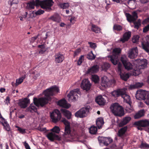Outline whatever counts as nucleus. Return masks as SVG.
<instances>
[{
	"label": "nucleus",
	"mask_w": 149,
	"mask_h": 149,
	"mask_svg": "<svg viewBox=\"0 0 149 149\" xmlns=\"http://www.w3.org/2000/svg\"><path fill=\"white\" fill-rule=\"evenodd\" d=\"M59 91L58 88L56 86H52L49 88L45 90L43 92L46 97H41L38 99L37 98H33V103L37 107L40 105L42 107L48 103L51 99L50 96H53L56 93Z\"/></svg>",
	"instance_id": "nucleus-1"
},
{
	"label": "nucleus",
	"mask_w": 149,
	"mask_h": 149,
	"mask_svg": "<svg viewBox=\"0 0 149 149\" xmlns=\"http://www.w3.org/2000/svg\"><path fill=\"white\" fill-rule=\"evenodd\" d=\"M110 108L112 113L116 116L121 117L125 114L123 107L118 103H115L113 104Z\"/></svg>",
	"instance_id": "nucleus-2"
},
{
	"label": "nucleus",
	"mask_w": 149,
	"mask_h": 149,
	"mask_svg": "<svg viewBox=\"0 0 149 149\" xmlns=\"http://www.w3.org/2000/svg\"><path fill=\"white\" fill-rule=\"evenodd\" d=\"M121 49L120 48L114 49L113 51V54L111 56H109L108 57L110 58V60L114 65L118 64L119 60L118 54L120 53Z\"/></svg>",
	"instance_id": "nucleus-3"
},
{
	"label": "nucleus",
	"mask_w": 149,
	"mask_h": 149,
	"mask_svg": "<svg viewBox=\"0 0 149 149\" xmlns=\"http://www.w3.org/2000/svg\"><path fill=\"white\" fill-rule=\"evenodd\" d=\"M90 108V106H87L81 109L75 113V116L77 118H83L87 116L88 113L89 112Z\"/></svg>",
	"instance_id": "nucleus-4"
},
{
	"label": "nucleus",
	"mask_w": 149,
	"mask_h": 149,
	"mask_svg": "<svg viewBox=\"0 0 149 149\" xmlns=\"http://www.w3.org/2000/svg\"><path fill=\"white\" fill-rule=\"evenodd\" d=\"M80 93L78 88L75 89L74 91H71L67 95L69 101L72 102L76 101L78 98L77 94H79Z\"/></svg>",
	"instance_id": "nucleus-5"
},
{
	"label": "nucleus",
	"mask_w": 149,
	"mask_h": 149,
	"mask_svg": "<svg viewBox=\"0 0 149 149\" xmlns=\"http://www.w3.org/2000/svg\"><path fill=\"white\" fill-rule=\"evenodd\" d=\"M61 116L59 110L55 109L50 113V117L52 121L54 123H56L60 120Z\"/></svg>",
	"instance_id": "nucleus-6"
},
{
	"label": "nucleus",
	"mask_w": 149,
	"mask_h": 149,
	"mask_svg": "<svg viewBox=\"0 0 149 149\" xmlns=\"http://www.w3.org/2000/svg\"><path fill=\"white\" fill-rule=\"evenodd\" d=\"M134 125L137 126V128L138 130H141L142 128L141 127H145L148 126L149 121L147 120H140L134 123Z\"/></svg>",
	"instance_id": "nucleus-7"
},
{
	"label": "nucleus",
	"mask_w": 149,
	"mask_h": 149,
	"mask_svg": "<svg viewBox=\"0 0 149 149\" xmlns=\"http://www.w3.org/2000/svg\"><path fill=\"white\" fill-rule=\"evenodd\" d=\"M141 42L143 49L147 53L149 52V35L143 38Z\"/></svg>",
	"instance_id": "nucleus-8"
},
{
	"label": "nucleus",
	"mask_w": 149,
	"mask_h": 149,
	"mask_svg": "<svg viewBox=\"0 0 149 149\" xmlns=\"http://www.w3.org/2000/svg\"><path fill=\"white\" fill-rule=\"evenodd\" d=\"M120 61L126 69L129 70L132 69V65L128 61L126 57L124 55L121 56Z\"/></svg>",
	"instance_id": "nucleus-9"
},
{
	"label": "nucleus",
	"mask_w": 149,
	"mask_h": 149,
	"mask_svg": "<svg viewBox=\"0 0 149 149\" xmlns=\"http://www.w3.org/2000/svg\"><path fill=\"white\" fill-rule=\"evenodd\" d=\"M148 92L145 90L137 91L136 94V99L139 100H144Z\"/></svg>",
	"instance_id": "nucleus-10"
},
{
	"label": "nucleus",
	"mask_w": 149,
	"mask_h": 149,
	"mask_svg": "<svg viewBox=\"0 0 149 149\" xmlns=\"http://www.w3.org/2000/svg\"><path fill=\"white\" fill-rule=\"evenodd\" d=\"M43 6H42V8L46 9L48 11L52 10L51 7L53 5L54 2L52 0H43Z\"/></svg>",
	"instance_id": "nucleus-11"
},
{
	"label": "nucleus",
	"mask_w": 149,
	"mask_h": 149,
	"mask_svg": "<svg viewBox=\"0 0 149 149\" xmlns=\"http://www.w3.org/2000/svg\"><path fill=\"white\" fill-rule=\"evenodd\" d=\"M122 65L119 63L118 64V71L119 73L120 78L125 81H126L129 78V76L128 73H122Z\"/></svg>",
	"instance_id": "nucleus-12"
},
{
	"label": "nucleus",
	"mask_w": 149,
	"mask_h": 149,
	"mask_svg": "<svg viewBox=\"0 0 149 149\" xmlns=\"http://www.w3.org/2000/svg\"><path fill=\"white\" fill-rule=\"evenodd\" d=\"M128 57L130 58L133 59L136 58L138 55V50L137 47L130 49L128 52Z\"/></svg>",
	"instance_id": "nucleus-13"
},
{
	"label": "nucleus",
	"mask_w": 149,
	"mask_h": 149,
	"mask_svg": "<svg viewBox=\"0 0 149 149\" xmlns=\"http://www.w3.org/2000/svg\"><path fill=\"white\" fill-rule=\"evenodd\" d=\"M91 86V84L87 79H83L81 84V87L84 90L88 91L89 90Z\"/></svg>",
	"instance_id": "nucleus-14"
},
{
	"label": "nucleus",
	"mask_w": 149,
	"mask_h": 149,
	"mask_svg": "<svg viewBox=\"0 0 149 149\" xmlns=\"http://www.w3.org/2000/svg\"><path fill=\"white\" fill-rule=\"evenodd\" d=\"M125 15L127 17V21L130 22L135 21L138 18L137 13L136 12H133L132 13V15H131L129 13H126Z\"/></svg>",
	"instance_id": "nucleus-15"
},
{
	"label": "nucleus",
	"mask_w": 149,
	"mask_h": 149,
	"mask_svg": "<svg viewBox=\"0 0 149 149\" xmlns=\"http://www.w3.org/2000/svg\"><path fill=\"white\" fill-rule=\"evenodd\" d=\"M98 140L100 143H102L106 146L108 145L113 141L112 139L111 138L106 137L99 138Z\"/></svg>",
	"instance_id": "nucleus-16"
},
{
	"label": "nucleus",
	"mask_w": 149,
	"mask_h": 149,
	"mask_svg": "<svg viewBox=\"0 0 149 149\" xmlns=\"http://www.w3.org/2000/svg\"><path fill=\"white\" fill-rule=\"evenodd\" d=\"M29 99L27 98H25L19 101L18 103L19 106L21 108H25L27 106L28 104L29 103Z\"/></svg>",
	"instance_id": "nucleus-17"
},
{
	"label": "nucleus",
	"mask_w": 149,
	"mask_h": 149,
	"mask_svg": "<svg viewBox=\"0 0 149 149\" xmlns=\"http://www.w3.org/2000/svg\"><path fill=\"white\" fill-rule=\"evenodd\" d=\"M47 136L49 139L51 141H53L54 139L58 141L61 140V138L60 137L52 132L48 133L47 135Z\"/></svg>",
	"instance_id": "nucleus-18"
},
{
	"label": "nucleus",
	"mask_w": 149,
	"mask_h": 149,
	"mask_svg": "<svg viewBox=\"0 0 149 149\" xmlns=\"http://www.w3.org/2000/svg\"><path fill=\"white\" fill-rule=\"evenodd\" d=\"M57 104L60 106L66 109L69 108L71 106L70 104L67 103L66 100L65 99L59 101Z\"/></svg>",
	"instance_id": "nucleus-19"
},
{
	"label": "nucleus",
	"mask_w": 149,
	"mask_h": 149,
	"mask_svg": "<svg viewBox=\"0 0 149 149\" xmlns=\"http://www.w3.org/2000/svg\"><path fill=\"white\" fill-rule=\"evenodd\" d=\"M101 79V85L102 86L104 87L110 86L109 79L106 76H104Z\"/></svg>",
	"instance_id": "nucleus-20"
},
{
	"label": "nucleus",
	"mask_w": 149,
	"mask_h": 149,
	"mask_svg": "<svg viewBox=\"0 0 149 149\" xmlns=\"http://www.w3.org/2000/svg\"><path fill=\"white\" fill-rule=\"evenodd\" d=\"M131 119V118L129 116H126L123 118L122 120L119 123L118 126L120 127L124 126L128 123Z\"/></svg>",
	"instance_id": "nucleus-21"
},
{
	"label": "nucleus",
	"mask_w": 149,
	"mask_h": 149,
	"mask_svg": "<svg viewBox=\"0 0 149 149\" xmlns=\"http://www.w3.org/2000/svg\"><path fill=\"white\" fill-rule=\"evenodd\" d=\"M99 70V67L97 65L93 66L91 68L88 69L86 72L87 74H91L95 73L98 72Z\"/></svg>",
	"instance_id": "nucleus-22"
},
{
	"label": "nucleus",
	"mask_w": 149,
	"mask_h": 149,
	"mask_svg": "<svg viewBox=\"0 0 149 149\" xmlns=\"http://www.w3.org/2000/svg\"><path fill=\"white\" fill-rule=\"evenodd\" d=\"M95 101L100 105H103L105 103V100L101 95L98 96L97 97Z\"/></svg>",
	"instance_id": "nucleus-23"
},
{
	"label": "nucleus",
	"mask_w": 149,
	"mask_h": 149,
	"mask_svg": "<svg viewBox=\"0 0 149 149\" xmlns=\"http://www.w3.org/2000/svg\"><path fill=\"white\" fill-rule=\"evenodd\" d=\"M131 36V32L128 31L125 33L123 35V37L120 39V41L123 43L127 41Z\"/></svg>",
	"instance_id": "nucleus-24"
},
{
	"label": "nucleus",
	"mask_w": 149,
	"mask_h": 149,
	"mask_svg": "<svg viewBox=\"0 0 149 149\" xmlns=\"http://www.w3.org/2000/svg\"><path fill=\"white\" fill-rule=\"evenodd\" d=\"M123 93H124V91L120 89L115 90L111 93L112 96L116 97H118L120 96H121Z\"/></svg>",
	"instance_id": "nucleus-25"
},
{
	"label": "nucleus",
	"mask_w": 149,
	"mask_h": 149,
	"mask_svg": "<svg viewBox=\"0 0 149 149\" xmlns=\"http://www.w3.org/2000/svg\"><path fill=\"white\" fill-rule=\"evenodd\" d=\"M49 19L52 20L54 22H59L61 21V18L59 14H55L49 18Z\"/></svg>",
	"instance_id": "nucleus-26"
},
{
	"label": "nucleus",
	"mask_w": 149,
	"mask_h": 149,
	"mask_svg": "<svg viewBox=\"0 0 149 149\" xmlns=\"http://www.w3.org/2000/svg\"><path fill=\"white\" fill-rule=\"evenodd\" d=\"M121 97L123 98L124 102L127 104L132 103L130 97L126 94L125 91H124V93L122 95Z\"/></svg>",
	"instance_id": "nucleus-27"
},
{
	"label": "nucleus",
	"mask_w": 149,
	"mask_h": 149,
	"mask_svg": "<svg viewBox=\"0 0 149 149\" xmlns=\"http://www.w3.org/2000/svg\"><path fill=\"white\" fill-rule=\"evenodd\" d=\"M55 61L56 62L59 63L61 62L64 59V57L63 54L58 53L55 55Z\"/></svg>",
	"instance_id": "nucleus-28"
},
{
	"label": "nucleus",
	"mask_w": 149,
	"mask_h": 149,
	"mask_svg": "<svg viewBox=\"0 0 149 149\" xmlns=\"http://www.w3.org/2000/svg\"><path fill=\"white\" fill-rule=\"evenodd\" d=\"M145 113L144 109L140 110L136 113L134 116V118L135 119L139 118L144 115Z\"/></svg>",
	"instance_id": "nucleus-29"
},
{
	"label": "nucleus",
	"mask_w": 149,
	"mask_h": 149,
	"mask_svg": "<svg viewBox=\"0 0 149 149\" xmlns=\"http://www.w3.org/2000/svg\"><path fill=\"white\" fill-rule=\"evenodd\" d=\"M61 111L68 119L70 118L71 113L70 112L66 109H61Z\"/></svg>",
	"instance_id": "nucleus-30"
},
{
	"label": "nucleus",
	"mask_w": 149,
	"mask_h": 149,
	"mask_svg": "<svg viewBox=\"0 0 149 149\" xmlns=\"http://www.w3.org/2000/svg\"><path fill=\"white\" fill-rule=\"evenodd\" d=\"M104 124L103 119L102 118H99L96 121V124L99 129L101 128Z\"/></svg>",
	"instance_id": "nucleus-31"
},
{
	"label": "nucleus",
	"mask_w": 149,
	"mask_h": 149,
	"mask_svg": "<svg viewBox=\"0 0 149 149\" xmlns=\"http://www.w3.org/2000/svg\"><path fill=\"white\" fill-rule=\"evenodd\" d=\"M89 132L91 134H95L97 132V128L94 126H92L89 129Z\"/></svg>",
	"instance_id": "nucleus-32"
},
{
	"label": "nucleus",
	"mask_w": 149,
	"mask_h": 149,
	"mask_svg": "<svg viewBox=\"0 0 149 149\" xmlns=\"http://www.w3.org/2000/svg\"><path fill=\"white\" fill-rule=\"evenodd\" d=\"M27 8L29 9H33L34 8L35 2L34 0H32L27 3Z\"/></svg>",
	"instance_id": "nucleus-33"
},
{
	"label": "nucleus",
	"mask_w": 149,
	"mask_h": 149,
	"mask_svg": "<svg viewBox=\"0 0 149 149\" xmlns=\"http://www.w3.org/2000/svg\"><path fill=\"white\" fill-rule=\"evenodd\" d=\"M127 129V127L125 126L124 127H122L118 131V135L119 136H122L126 132Z\"/></svg>",
	"instance_id": "nucleus-34"
},
{
	"label": "nucleus",
	"mask_w": 149,
	"mask_h": 149,
	"mask_svg": "<svg viewBox=\"0 0 149 149\" xmlns=\"http://www.w3.org/2000/svg\"><path fill=\"white\" fill-rule=\"evenodd\" d=\"M143 85V83L138 82L134 85H130L129 88L131 89L137 88L141 87Z\"/></svg>",
	"instance_id": "nucleus-35"
},
{
	"label": "nucleus",
	"mask_w": 149,
	"mask_h": 149,
	"mask_svg": "<svg viewBox=\"0 0 149 149\" xmlns=\"http://www.w3.org/2000/svg\"><path fill=\"white\" fill-rule=\"evenodd\" d=\"M132 103H128L126 105L125 110L128 113H131L133 110V108L131 105Z\"/></svg>",
	"instance_id": "nucleus-36"
},
{
	"label": "nucleus",
	"mask_w": 149,
	"mask_h": 149,
	"mask_svg": "<svg viewBox=\"0 0 149 149\" xmlns=\"http://www.w3.org/2000/svg\"><path fill=\"white\" fill-rule=\"evenodd\" d=\"M110 67V64L108 63H104L102 65L101 68L103 70H107Z\"/></svg>",
	"instance_id": "nucleus-37"
},
{
	"label": "nucleus",
	"mask_w": 149,
	"mask_h": 149,
	"mask_svg": "<svg viewBox=\"0 0 149 149\" xmlns=\"http://www.w3.org/2000/svg\"><path fill=\"white\" fill-rule=\"evenodd\" d=\"M141 64L139 65V68L140 69H143L147 65V60L145 59L143 61H141Z\"/></svg>",
	"instance_id": "nucleus-38"
},
{
	"label": "nucleus",
	"mask_w": 149,
	"mask_h": 149,
	"mask_svg": "<svg viewBox=\"0 0 149 149\" xmlns=\"http://www.w3.org/2000/svg\"><path fill=\"white\" fill-rule=\"evenodd\" d=\"M87 58L89 60H92L95 59V56L93 54L92 52L91 51L87 55Z\"/></svg>",
	"instance_id": "nucleus-39"
},
{
	"label": "nucleus",
	"mask_w": 149,
	"mask_h": 149,
	"mask_svg": "<svg viewBox=\"0 0 149 149\" xmlns=\"http://www.w3.org/2000/svg\"><path fill=\"white\" fill-rule=\"evenodd\" d=\"M26 75H24V77H22L19 79H16V82L15 83V86H17L18 85L21 84L23 81V80L25 78Z\"/></svg>",
	"instance_id": "nucleus-40"
},
{
	"label": "nucleus",
	"mask_w": 149,
	"mask_h": 149,
	"mask_svg": "<svg viewBox=\"0 0 149 149\" xmlns=\"http://www.w3.org/2000/svg\"><path fill=\"white\" fill-rule=\"evenodd\" d=\"M70 127H69L68 126H67V127H65V132L63 135L65 137H66V136L70 134Z\"/></svg>",
	"instance_id": "nucleus-41"
},
{
	"label": "nucleus",
	"mask_w": 149,
	"mask_h": 149,
	"mask_svg": "<svg viewBox=\"0 0 149 149\" xmlns=\"http://www.w3.org/2000/svg\"><path fill=\"white\" fill-rule=\"evenodd\" d=\"M27 110L31 112L32 110H33L35 112H36L37 111V108L35 106L32 105L31 104L30 106L27 108Z\"/></svg>",
	"instance_id": "nucleus-42"
},
{
	"label": "nucleus",
	"mask_w": 149,
	"mask_h": 149,
	"mask_svg": "<svg viewBox=\"0 0 149 149\" xmlns=\"http://www.w3.org/2000/svg\"><path fill=\"white\" fill-rule=\"evenodd\" d=\"M43 1H40V0H35V5L36 6H40L42 8V6H43Z\"/></svg>",
	"instance_id": "nucleus-43"
},
{
	"label": "nucleus",
	"mask_w": 149,
	"mask_h": 149,
	"mask_svg": "<svg viewBox=\"0 0 149 149\" xmlns=\"http://www.w3.org/2000/svg\"><path fill=\"white\" fill-rule=\"evenodd\" d=\"M123 27L117 24H115L113 27V29L117 31H120L122 30Z\"/></svg>",
	"instance_id": "nucleus-44"
},
{
	"label": "nucleus",
	"mask_w": 149,
	"mask_h": 149,
	"mask_svg": "<svg viewBox=\"0 0 149 149\" xmlns=\"http://www.w3.org/2000/svg\"><path fill=\"white\" fill-rule=\"evenodd\" d=\"M92 80L95 83H98L99 81L98 76L97 75H93L92 78Z\"/></svg>",
	"instance_id": "nucleus-45"
},
{
	"label": "nucleus",
	"mask_w": 149,
	"mask_h": 149,
	"mask_svg": "<svg viewBox=\"0 0 149 149\" xmlns=\"http://www.w3.org/2000/svg\"><path fill=\"white\" fill-rule=\"evenodd\" d=\"M141 21L139 19L137 21L134 22V28L138 29L141 25Z\"/></svg>",
	"instance_id": "nucleus-46"
},
{
	"label": "nucleus",
	"mask_w": 149,
	"mask_h": 149,
	"mask_svg": "<svg viewBox=\"0 0 149 149\" xmlns=\"http://www.w3.org/2000/svg\"><path fill=\"white\" fill-rule=\"evenodd\" d=\"M91 30L93 31L96 33H98L100 31V28L94 25H92Z\"/></svg>",
	"instance_id": "nucleus-47"
},
{
	"label": "nucleus",
	"mask_w": 149,
	"mask_h": 149,
	"mask_svg": "<svg viewBox=\"0 0 149 149\" xmlns=\"http://www.w3.org/2000/svg\"><path fill=\"white\" fill-rule=\"evenodd\" d=\"M51 130L53 132L58 133L60 131V130L58 127L55 126Z\"/></svg>",
	"instance_id": "nucleus-48"
},
{
	"label": "nucleus",
	"mask_w": 149,
	"mask_h": 149,
	"mask_svg": "<svg viewBox=\"0 0 149 149\" xmlns=\"http://www.w3.org/2000/svg\"><path fill=\"white\" fill-rule=\"evenodd\" d=\"M139 37L138 35L134 36L132 39V41L134 43H136L139 41Z\"/></svg>",
	"instance_id": "nucleus-49"
},
{
	"label": "nucleus",
	"mask_w": 149,
	"mask_h": 149,
	"mask_svg": "<svg viewBox=\"0 0 149 149\" xmlns=\"http://www.w3.org/2000/svg\"><path fill=\"white\" fill-rule=\"evenodd\" d=\"M60 6L61 8L66 9L68 8L69 5L68 3H64L60 4Z\"/></svg>",
	"instance_id": "nucleus-50"
},
{
	"label": "nucleus",
	"mask_w": 149,
	"mask_h": 149,
	"mask_svg": "<svg viewBox=\"0 0 149 149\" xmlns=\"http://www.w3.org/2000/svg\"><path fill=\"white\" fill-rule=\"evenodd\" d=\"M145 102L147 105H149V92L148 91L147 93L145 99L144 100Z\"/></svg>",
	"instance_id": "nucleus-51"
},
{
	"label": "nucleus",
	"mask_w": 149,
	"mask_h": 149,
	"mask_svg": "<svg viewBox=\"0 0 149 149\" xmlns=\"http://www.w3.org/2000/svg\"><path fill=\"white\" fill-rule=\"evenodd\" d=\"M62 121L63 123L65 125V127H67V126L68 127H70L69 122L65 119H63Z\"/></svg>",
	"instance_id": "nucleus-52"
},
{
	"label": "nucleus",
	"mask_w": 149,
	"mask_h": 149,
	"mask_svg": "<svg viewBox=\"0 0 149 149\" xmlns=\"http://www.w3.org/2000/svg\"><path fill=\"white\" fill-rule=\"evenodd\" d=\"M18 3V0H10L8 2V3L10 5L12 4H16L17 5Z\"/></svg>",
	"instance_id": "nucleus-53"
},
{
	"label": "nucleus",
	"mask_w": 149,
	"mask_h": 149,
	"mask_svg": "<svg viewBox=\"0 0 149 149\" xmlns=\"http://www.w3.org/2000/svg\"><path fill=\"white\" fill-rule=\"evenodd\" d=\"M140 147L141 148H149V145L146 143H142Z\"/></svg>",
	"instance_id": "nucleus-54"
},
{
	"label": "nucleus",
	"mask_w": 149,
	"mask_h": 149,
	"mask_svg": "<svg viewBox=\"0 0 149 149\" xmlns=\"http://www.w3.org/2000/svg\"><path fill=\"white\" fill-rule=\"evenodd\" d=\"M84 59V56L83 55H81L79 57L78 61H77V64L79 65H80L82 62L83 59Z\"/></svg>",
	"instance_id": "nucleus-55"
},
{
	"label": "nucleus",
	"mask_w": 149,
	"mask_h": 149,
	"mask_svg": "<svg viewBox=\"0 0 149 149\" xmlns=\"http://www.w3.org/2000/svg\"><path fill=\"white\" fill-rule=\"evenodd\" d=\"M88 43L90 45V47L92 48L95 49L97 47L96 44L95 43L88 42Z\"/></svg>",
	"instance_id": "nucleus-56"
},
{
	"label": "nucleus",
	"mask_w": 149,
	"mask_h": 149,
	"mask_svg": "<svg viewBox=\"0 0 149 149\" xmlns=\"http://www.w3.org/2000/svg\"><path fill=\"white\" fill-rule=\"evenodd\" d=\"M44 12V11L41 9H40L35 13L36 15H39L42 14Z\"/></svg>",
	"instance_id": "nucleus-57"
},
{
	"label": "nucleus",
	"mask_w": 149,
	"mask_h": 149,
	"mask_svg": "<svg viewBox=\"0 0 149 149\" xmlns=\"http://www.w3.org/2000/svg\"><path fill=\"white\" fill-rule=\"evenodd\" d=\"M17 127L18 128V130L20 133L23 134L26 133L25 129H22L19 127Z\"/></svg>",
	"instance_id": "nucleus-58"
},
{
	"label": "nucleus",
	"mask_w": 149,
	"mask_h": 149,
	"mask_svg": "<svg viewBox=\"0 0 149 149\" xmlns=\"http://www.w3.org/2000/svg\"><path fill=\"white\" fill-rule=\"evenodd\" d=\"M149 30V24L147 26H145L143 29V32L144 33H146Z\"/></svg>",
	"instance_id": "nucleus-59"
},
{
	"label": "nucleus",
	"mask_w": 149,
	"mask_h": 149,
	"mask_svg": "<svg viewBox=\"0 0 149 149\" xmlns=\"http://www.w3.org/2000/svg\"><path fill=\"white\" fill-rule=\"evenodd\" d=\"M81 51V49L80 48H79L78 49L76 50V51H75L74 52V56H77L80 52Z\"/></svg>",
	"instance_id": "nucleus-60"
},
{
	"label": "nucleus",
	"mask_w": 149,
	"mask_h": 149,
	"mask_svg": "<svg viewBox=\"0 0 149 149\" xmlns=\"http://www.w3.org/2000/svg\"><path fill=\"white\" fill-rule=\"evenodd\" d=\"M0 118L1 119V122L2 124V125L3 126L4 125V124H5V123H7V122L6 121V120H5L4 118H3L2 116L0 117Z\"/></svg>",
	"instance_id": "nucleus-61"
},
{
	"label": "nucleus",
	"mask_w": 149,
	"mask_h": 149,
	"mask_svg": "<svg viewBox=\"0 0 149 149\" xmlns=\"http://www.w3.org/2000/svg\"><path fill=\"white\" fill-rule=\"evenodd\" d=\"M3 126L5 127L6 130H7V131H9L10 130V128L9 127V126L8 124L7 123H5V124H4V125H3Z\"/></svg>",
	"instance_id": "nucleus-62"
},
{
	"label": "nucleus",
	"mask_w": 149,
	"mask_h": 149,
	"mask_svg": "<svg viewBox=\"0 0 149 149\" xmlns=\"http://www.w3.org/2000/svg\"><path fill=\"white\" fill-rule=\"evenodd\" d=\"M10 5V6L11 8L14 10L16 9L17 7V5L16 4H12V5Z\"/></svg>",
	"instance_id": "nucleus-63"
},
{
	"label": "nucleus",
	"mask_w": 149,
	"mask_h": 149,
	"mask_svg": "<svg viewBox=\"0 0 149 149\" xmlns=\"http://www.w3.org/2000/svg\"><path fill=\"white\" fill-rule=\"evenodd\" d=\"M24 145L26 149H31L28 143L26 142V141H25L24 142Z\"/></svg>",
	"instance_id": "nucleus-64"
}]
</instances>
